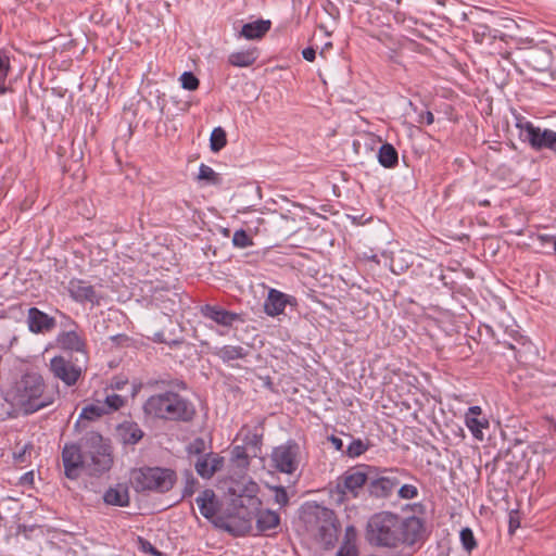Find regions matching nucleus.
I'll return each mask as SVG.
<instances>
[{
  "instance_id": "nucleus-1",
  "label": "nucleus",
  "mask_w": 556,
  "mask_h": 556,
  "mask_svg": "<svg viewBox=\"0 0 556 556\" xmlns=\"http://www.w3.org/2000/svg\"><path fill=\"white\" fill-rule=\"evenodd\" d=\"M365 538L374 547L413 546L425 540V522L416 516L402 517L391 511H380L368 519Z\"/></svg>"
},
{
  "instance_id": "nucleus-2",
  "label": "nucleus",
  "mask_w": 556,
  "mask_h": 556,
  "mask_svg": "<svg viewBox=\"0 0 556 556\" xmlns=\"http://www.w3.org/2000/svg\"><path fill=\"white\" fill-rule=\"evenodd\" d=\"M142 409L147 417L184 424L192 422L198 414L190 400L172 390L149 396Z\"/></svg>"
},
{
  "instance_id": "nucleus-3",
  "label": "nucleus",
  "mask_w": 556,
  "mask_h": 556,
  "mask_svg": "<svg viewBox=\"0 0 556 556\" xmlns=\"http://www.w3.org/2000/svg\"><path fill=\"white\" fill-rule=\"evenodd\" d=\"M58 388L49 390L43 377L35 371L24 374L14 386V401L25 415H31L55 402Z\"/></svg>"
},
{
  "instance_id": "nucleus-4",
  "label": "nucleus",
  "mask_w": 556,
  "mask_h": 556,
  "mask_svg": "<svg viewBox=\"0 0 556 556\" xmlns=\"http://www.w3.org/2000/svg\"><path fill=\"white\" fill-rule=\"evenodd\" d=\"M302 519L306 530L315 533L325 549H330L336 545L340 532V521L332 509L316 504L303 511Z\"/></svg>"
},
{
  "instance_id": "nucleus-5",
  "label": "nucleus",
  "mask_w": 556,
  "mask_h": 556,
  "mask_svg": "<svg viewBox=\"0 0 556 556\" xmlns=\"http://www.w3.org/2000/svg\"><path fill=\"white\" fill-rule=\"evenodd\" d=\"M177 481V473L170 468L143 466L131 471L130 482L136 492L166 493Z\"/></svg>"
},
{
  "instance_id": "nucleus-6",
  "label": "nucleus",
  "mask_w": 556,
  "mask_h": 556,
  "mask_svg": "<svg viewBox=\"0 0 556 556\" xmlns=\"http://www.w3.org/2000/svg\"><path fill=\"white\" fill-rule=\"evenodd\" d=\"M83 446L86 470L89 475L99 477L111 469L113 465L111 446L99 432L87 431L83 435Z\"/></svg>"
},
{
  "instance_id": "nucleus-7",
  "label": "nucleus",
  "mask_w": 556,
  "mask_h": 556,
  "mask_svg": "<svg viewBox=\"0 0 556 556\" xmlns=\"http://www.w3.org/2000/svg\"><path fill=\"white\" fill-rule=\"evenodd\" d=\"M375 471V466L357 465L344 471L338 479L334 490L331 491L338 503L346 498H357L364 486L368 491L370 472Z\"/></svg>"
},
{
  "instance_id": "nucleus-8",
  "label": "nucleus",
  "mask_w": 556,
  "mask_h": 556,
  "mask_svg": "<svg viewBox=\"0 0 556 556\" xmlns=\"http://www.w3.org/2000/svg\"><path fill=\"white\" fill-rule=\"evenodd\" d=\"M408 477L409 472L406 469L375 467V471L369 476L368 495L377 500L389 498Z\"/></svg>"
},
{
  "instance_id": "nucleus-9",
  "label": "nucleus",
  "mask_w": 556,
  "mask_h": 556,
  "mask_svg": "<svg viewBox=\"0 0 556 556\" xmlns=\"http://www.w3.org/2000/svg\"><path fill=\"white\" fill-rule=\"evenodd\" d=\"M516 127L520 130L519 138L522 142L536 152L547 150L556 155V131L549 128H541L521 115L516 116Z\"/></svg>"
},
{
  "instance_id": "nucleus-10",
  "label": "nucleus",
  "mask_w": 556,
  "mask_h": 556,
  "mask_svg": "<svg viewBox=\"0 0 556 556\" xmlns=\"http://www.w3.org/2000/svg\"><path fill=\"white\" fill-rule=\"evenodd\" d=\"M49 370L54 378L61 380L66 387H74L83 377L86 367L79 363L78 357L71 355H55L50 359Z\"/></svg>"
},
{
  "instance_id": "nucleus-11",
  "label": "nucleus",
  "mask_w": 556,
  "mask_h": 556,
  "mask_svg": "<svg viewBox=\"0 0 556 556\" xmlns=\"http://www.w3.org/2000/svg\"><path fill=\"white\" fill-rule=\"evenodd\" d=\"M301 448L295 440L275 446L270 454L271 466L281 473L292 475L300 466Z\"/></svg>"
},
{
  "instance_id": "nucleus-12",
  "label": "nucleus",
  "mask_w": 556,
  "mask_h": 556,
  "mask_svg": "<svg viewBox=\"0 0 556 556\" xmlns=\"http://www.w3.org/2000/svg\"><path fill=\"white\" fill-rule=\"evenodd\" d=\"M62 463L64 475L67 479L76 480L81 471L86 470V456L83 446V438L79 443H65L62 448Z\"/></svg>"
},
{
  "instance_id": "nucleus-13",
  "label": "nucleus",
  "mask_w": 556,
  "mask_h": 556,
  "mask_svg": "<svg viewBox=\"0 0 556 556\" xmlns=\"http://www.w3.org/2000/svg\"><path fill=\"white\" fill-rule=\"evenodd\" d=\"M496 466H504L505 469L515 476L523 472L528 467L527 447L522 442H516L504 452H500L494 458Z\"/></svg>"
},
{
  "instance_id": "nucleus-14",
  "label": "nucleus",
  "mask_w": 556,
  "mask_h": 556,
  "mask_svg": "<svg viewBox=\"0 0 556 556\" xmlns=\"http://www.w3.org/2000/svg\"><path fill=\"white\" fill-rule=\"evenodd\" d=\"M66 289L70 296L77 303L89 302L97 306L101 304L102 296H99L94 288L83 279L72 278Z\"/></svg>"
},
{
  "instance_id": "nucleus-15",
  "label": "nucleus",
  "mask_w": 556,
  "mask_h": 556,
  "mask_svg": "<svg viewBox=\"0 0 556 556\" xmlns=\"http://www.w3.org/2000/svg\"><path fill=\"white\" fill-rule=\"evenodd\" d=\"M523 62L533 71L546 72L553 65V53L546 47H533L525 51Z\"/></svg>"
},
{
  "instance_id": "nucleus-16",
  "label": "nucleus",
  "mask_w": 556,
  "mask_h": 556,
  "mask_svg": "<svg viewBox=\"0 0 556 556\" xmlns=\"http://www.w3.org/2000/svg\"><path fill=\"white\" fill-rule=\"evenodd\" d=\"M26 323L28 330L35 334L51 332L56 327L54 317L35 306L28 309Z\"/></svg>"
},
{
  "instance_id": "nucleus-17",
  "label": "nucleus",
  "mask_w": 556,
  "mask_h": 556,
  "mask_svg": "<svg viewBox=\"0 0 556 556\" xmlns=\"http://www.w3.org/2000/svg\"><path fill=\"white\" fill-rule=\"evenodd\" d=\"M200 312L203 317L223 327H231L236 321H244L241 314L227 311L219 305L205 304L201 306Z\"/></svg>"
},
{
  "instance_id": "nucleus-18",
  "label": "nucleus",
  "mask_w": 556,
  "mask_h": 556,
  "mask_svg": "<svg viewBox=\"0 0 556 556\" xmlns=\"http://www.w3.org/2000/svg\"><path fill=\"white\" fill-rule=\"evenodd\" d=\"M288 304L295 306L298 304L296 299L277 289H269L264 302V312L268 316L275 317L282 314Z\"/></svg>"
},
{
  "instance_id": "nucleus-19",
  "label": "nucleus",
  "mask_w": 556,
  "mask_h": 556,
  "mask_svg": "<svg viewBox=\"0 0 556 556\" xmlns=\"http://www.w3.org/2000/svg\"><path fill=\"white\" fill-rule=\"evenodd\" d=\"M56 344L64 351L79 353L84 363L88 358L86 339L74 329L60 332L56 337Z\"/></svg>"
},
{
  "instance_id": "nucleus-20",
  "label": "nucleus",
  "mask_w": 556,
  "mask_h": 556,
  "mask_svg": "<svg viewBox=\"0 0 556 556\" xmlns=\"http://www.w3.org/2000/svg\"><path fill=\"white\" fill-rule=\"evenodd\" d=\"M224 464L225 458L212 451L197 458L193 463L197 473L203 479H211L217 471L223 469Z\"/></svg>"
},
{
  "instance_id": "nucleus-21",
  "label": "nucleus",
  "mask_w": 556,
  "mask_h": 556,
  "mask_svg": "<svg viewBox=\"0 0 556 556\" xmlns=\"http://www.w3.org/2000/svg\"><path fill=\"white\" fill-rule=\"evenodd\" d=\"M201 515L211 520L215 517L220 508L219 500L212 489L203 490L195 498Z\"/></svg>"
},
{
  "instance_id": "nucleus-22",
  "label": "nucleus",
  "mask_w": 556,
  "mask_h": 556,
  "mask_svg": "<svg viewBox=\"0 0 556 556\" xmlns=\"http://www.w3.org/2000/svg\"><path fill=\"white\" fill-rule=\"evenodd\" d=\"M144 435V432L135 421H124L116 429V437L124 445H135Z\"/></svg>"
},
{
  "instance_id": "nucleus-23",
  "label": "nucleus",
  "mask_w": 556,
  "mask_h": 556,
  "mask_svg": "<svg viewBox=\"0 0 556 556\" xmlns=\"http://www.w3.org/2000/svg\"><path fill=\"white\" fill-rule=\"evenodd\" d=\"M103 502L111 506H129L130 497L128 486L123 483H117L114 486H110L103 494Z\"/></svg>"
},
{
  "instance_id": "nucleus-24",
  "label": "nucleus",
  "mask_w": 556,
  "mask_h": 556,
  "mask_svg": "<svg viewBox=\"0 0 556 556\" xmlns=\"http://www.w3.org/2000/svg\"><path fill=\"white\" fill-rule=\"evenodd\" d=\"M271 22L269 20H257L247 23L242 26L239 36L248 40L262 39L270 29Z\"/></svg>"
},
{
  "instance_id": "nucleus-25",
  "label": "nucleus",
  "mask_w": 556,
  "mask_h": 556,
  "mask_svg": "<svg viewBox=\"0 0 556 556\" xmlns=\"http://www.w3.org/2000/svg\"><path fill=\"white\" fill-rule=\"evenodd\" d=\"M212 354L223 363L229 364L236 359H244L249 355V350L241 345H224L215 348Z\"/></svg>"
},
{
  "instance_id": "nucleus-26",
  "label": "nucleus",
  "mask_w": 556,
  "mask_h": 556,
  "mask_svg": "<svg viewBox=\"0 0 556 556\" xmlns=\"http://www.w3.org/2000/svg\"><path fill=\"white\" fill-rule=\"evenodd\" d=\"M280 523V516L278 513L270 509H258L256 514V529L265 533L269 530L277 528Z\"/></svg>"
},
{
  "instance_id": "nucleus-27",
  "label": "nucleus",
  "mask_w": 556,
  "mask_h": 556,
  "mask_svg": "<svg viewBox=\"0 0 556 556\" xmlns=\"http://www.w3.org/2000/svg\"><path fill=\"white\" fill-rule=\"evenodd\" d=\"M258 58L257 48H251L244 51L232 52L228 56V63L237 67H248L255 63Z\"/></svg>"
},
{
  "instance_id": "nucleus-28",
  "label": "nucleus",
  "mask_w": 556,
  "mask_h": 556,
  "mask_svg": "<svg viewBox=\"0 0 556 556\" xmlns=\"http://www.w3.org/2000/svg\"><path fill=\"white\" fill-rule=\"evenodd\" d=\"M378 162L384 168H395L399 165V153L393 144L384 142L378 150Z\"/></svg>"
},
{
  "instance_id": "nucleus-29",
  "label": "nucleus",
  "mask_w": 556,
  "mask_h": 556,
  "mask_svg": "<svg viewBox=\"0 0 556 556\" xmlns=\"http://www.w3.org/2000/svg\"><path fill=\"white\" fill-rule=\"evenodd\" d=\"M472 36L477 43H483L485 40L492 41L497 38H503V34L500 30L492 28L486 24L476 25V27L472 30Z\"/></svg>"
},
{
  "instance_id": "nucleus-30",
  "label": "nucleus",
  "mask_w": 556,
  "mask_h": 556,
  "mask_svg": "<svg viewBox=\"0 0 556 556\" xmlns=\"http://www.w3.org/2000/svg\"><path fill=\"white\" fill-rule=\"evenodd\" d=\"M198 180L205 181L206 185L220 186L223 178L212 167L202 163L199 167Z\"/></svg>"
},
{
  "instance_id": "nucleus-31",
  "label": "nucleus",
  "mask_w": 556,
  "mask_h": 556,
  "mask_svg": "<svg viewBox=\"0 0 556 556\" xmlns=\"http://www.w3.org/2000/svg\"><path fill=\"white\" fill-rule=\"evenodd\" d=\"M263 435L249 431L243 438V446L248 447L252 457H257L262 451Z\"/></svg>"
},
{
  "instance_id": "nucleus-32",
  "label": "nucleus",
  "mask_w": 556,
  "mask_h": 556,
  "mask_svg": "<svg viewBox=\"0 0 556 556\" xmlns=\"http://www.w3.org/2000/svg\"><path fill=\"white\" fill-rule=\"evenodd\" d=\"M466 426L471 431L472 435L478 439H483L482 429L489 426V422L484 418L466 415Z\"/></svg>"
},
{
  "instance_id": "nucleus-33",
  "label": "nucleus",
  "mask_w": 556,
  "mask_h": 556,
  "mask_svg": "<svg viewBox=\"0 0 556 556\" xmlns=\"http://www.w3.org/2000/svg\"><path fill=\"white\" fill-rule=\"evenodd\" d=\"M370 446L371 443L369 440L352 439L348 445L345 454L351 458L358 457L367 452Z\"/></svg>"
},
{
  "instance_id": "nucleus-34",
  "label": "nucleus",
  "mask_w": 556,
  "mask_h": 556,
  "mask_svg": "<svg viewBox=\"0 0 556 556\" xmlns=\"http://www.w3.org/2000/svg\"><path fill=\"white\" fill-rule=\"evenodd\" d=\"M104 415H106V410L102 402L98 401L97 404L86 405L80 413L79 419L96 420Z\"/></svg>"
},
{
  "instance_id": "nucleus-35",
  "label": "nucleus",
  "mask_w": 556,
  "mask_h": 556,
  "mask_svg": "<svg viewBox=\"0 0 556 556\" xmlns=\"http://www.w3.org/2000/svg\"><path fill=\"white\" fill-rule=\"evenodd\" d=\"M227 144V134L223 127H215L211 132L210 148L213 152L220 151Z\"/></svg>"
},
{
  "instance_id": "nucleus-36",
  "label": "nucleus",
  "mask_w": 556,
  "mask_h": 556,
  "mask_svg": "<svg viewBox=\"0 0 556 556\" xmlns=\"http://www.w3.org/2000/svg\"><path fill=\"white\" fill-rule=\"evenodd\" d=\"M186 452L189 458L192 457H202L208 452L206 451V442L203 438L198 437L194 438L187 446Z\"/></svg>"
},
{
  "instance_id": "nucleus-37",
  "label": "nucleus",
  "mask_w": 556,
  "mask_h": 556,
  "mask_svg": "<svg viewBox=\"0 0 556 556\" xmlns=\"http://www.w3.org/2000/svg\"><path fill=\"white\" fill-rule=\"evenodd\" d=\"M231 457L232 460L238 463V466L247 468L250 465V457L251 454L248 451L247 446L243 445H236L231 450Z\"/></svg>"
},
{
  "instance_id": "nucleus-38",
  "label": "nucleus",
  "mask_w": 556,
  "mask_h": 556,
  "mask_svg": "<svg viewBox=\"0 0 556 556\" xmlns=\"http://www.w3.org/2000/svg\"><path fill=\"white\" fill-rule=\"evenodd\" d=\"M126 403L125 397L118 394H108L104 399V402L102 405L104 406V409L106 410V415L111 414L115 410H118L121 407H123Z\"/></svg>"
},
{
  "instance_id": "nucleus-39",
  "label": "nucleus",
  "mask_w": 556,
  "mask_h": 556,
  "mask_svg": "<svg viewBox=\"0 0 556 556\" xmlns=\"http://www.w3.org/2000/svg\"><path fill=\"white\" fill-rule=\"evenodd\" d=\"M406 254L404 251H401L399 255L391 258L390 269L393 274L401 275L409 268L410 263L405 260Z\"/></svg>"
},
{
  "instance_id": "nucleus-40",
  "label": "nucleus",
  "mask_w": 556,
  "mask_h": 556,
  "mask_svg": "<svg viewBox=\"0 0 556 556\" xmlns=\"http://www.w3.org/2000/svg\"><path fill=\"white\" fill-rule=\"evenodd\" d=\"M11 71V62L10 58L7 55V53L2 50H0V83L1 85L4 84L5 79L9 76V73ZM7 88L4 86H0V94L5 93Z\"/></svg>"
},
{
  "instance_id": "nucleus-41",
  "label": "nucleus",
  "mask_w": 556,
  "mask_h": 556,
  "mask_svg": "<svg viewBox=\"0 0 556 556\" xmlns=\"http://www.w3.org/2000/svg\"><path fill=\"white\" fill-rule=\"evenodd\" d=\"M459 539L463 545V548L471 553L477 547V540L472 530L468 527L463 528L459 533Z\"/></svg>"
},
{
  "instance_id": "nucleus-42",
  "label": "nucleus",
  "mask_w": 556,
  "mask_h": 556,
  "mask_svg": "<svg viewBox=\"0 0 556 556\" xmlns=\"http://www.w3.org/2000/svg\"><path fill=\"white\" fill-rule=\"evenodd\" d=\"M232 244L236 248L245 249L253 245V239L244 229H238L233 233Z\"/></svg>"
},
{
  "instance_id": "nucleus-43",
  "label": "nucleus",
  "mask_w": 556,
  "mask_h": 556,
  "mask_svg": "<svg viewBox=\"0 0 556 556\" xmlns=\"http://www.w3.org/2000/svg\"><path fill=\"white\" fill-rule=\"evenodd\" d=\"M199 485V481L194 478L191 471L187 470L185 472V486L182 490V498L191 497Z\"/></svg>"
},
{
  "instance_id": "nucleus-44",
  "label": "nucleus",
  "mask_w": 556,
  "mask_h": 556,
  "mask_svg": "<svg viewBox=\"0 0 556 556\" xmlns=\"http://www.w3.org/2000/svg\"><path fill=\"white\" fill-rule=\"evenodd\" d=\"M181 87L189 91H194L200 86L199 78L192 72H184L179 78Z\"/></svg>"
},
{
  "instance_id": "nucleus-45",
  "label": "nucleus",
  "mask_w": 556,
  "mask_h": 556,
  "mask_svg": "<svg viewBox=\"0 0 556 556\" xmlns=\"http://www.w3.org/2000/svg\"><path fill=\"white\" fill-rule=\"evenodd\" d=\"M397 495L403 500H413L418 496V489L414 484H400Z\"/></svg>"
},
{
  "instance_id": "nucleus-46",
  "label": "nucleus",
  "mask_w": 556,
  "mask_h": 556,
  "mask_svg": "<svg viewBox=\"0 0 556 556\" xmlns=\"http://www.w3.org/2000/svg\"><path fill=\"white\" fill-rule=\"evenodd\" d=\"M270 489L275 493L274 500L277 504H279L280 506H286L289 503V496H288V493H287V490L285 489V486L275 485V486H271Z\"/></svg>"
},
{
  "instance_id": "nucleus-47",
  "label": "nucleus",
  "mask_w": 556,
  "mask_h": 556,
  "mask_svg": "<svg viewBox=\"0 0 556 556\" xmlns=\"http://www.w3.org/2000/svg\"><path fill=\"white\" fill-rule=\"evenodd\" d=\"M336 556H358V549L355 543L344 541Z\"/></svg>"
},
{
  "instance_id": "nucleus-48",
  "label": "nucleus",
  "mask_w": 556,
  "mask_h": 556,
  "mask_svg": "<svg viewBox=\"0 0 556 556\" xmlns=\"http://www.w3.org/2000/svg\"><path fill=\"white\" fill-rule=\"evenodd\" d=\"M139 544H140V548L142 552L149 553L153 556H162V553L154 545H152L148 540L139 538Z\"/></svg>"
},
{
  "instance_id": "nucleus-49",
  "label": "nucleus",
  "mask_w": 556,
  "mask_h": 556,
  "mask_svg": "<svg viewBox=\"0 0 556 556\" xmlns=\"http://www.w3.org/2000/svg\"><path fill=\"white\" fill-rule=\"evenodd\" d=\"M520 527V517L518 510L509 513L508 531L513 534Z\"/></svg>"
},
{
  "instance_id": "nucleus-50",
  "label": "nucleus",
  "mask_w": 556,
  "mask_h": 556,
  "mask_svg": "<svg viewBox=\"0 0 556 556\" xmlns=\"http://www.w3.org/2000/svg\"><path fill=\"white\" fill-rule=\"evenodd\" d=\"M128 383V379L125 376H114L111 380L110 388L112 390H123Z\"/></svg>"
},
{
  "instance_id": "nucleus-51",
  "label": "nucleus",
  "mask_w": 556,
  "mask_h": 556,
  "mask_svg": "<svg viewBox=\"0 0 556 556\" xmlns=\"http://www.w3.org/2000/svg\"><path fill=\"white\" fill-rule=\"evenodd\" d=\"M434 122V115L431 111H425L419 114L418 123L431 125Z\"/></svg>"
},
{
  "instance_id": "nucleus-52",
  "label": "nucleus",
  "mask_w": 556,
  "mask_h": 556,
  "mask_svg": "<svg viewBox=\"0 0 556 556\" xmlns=\"http://www.w3.org/2000/svg\"><path fill=\"white\" fill-rule=\"evenodd\" d=\"M538 240L542 244L552 243L553 244V249H554V253L556 254V236H554V235H539L538 236Z\"/></svg>"
},
{
  "instance_id": "nucleus-53",
  "label": "nucleus",
  "mask_w": 556,
  "mask_h": 556,
  "mask_svg": "<svg viewBox=\"0 0 556 556\" xmlns=\"http://www.w3.org/2000/svg\"><path fill=\"white\" fill-rule=\"evenodd\" d=\"M160 382L163 383V384H166L168 387H176L179 390H187V388H188L187 383L184 380H180V379H175V380H172V381H164V380H162Z\"/></svg>"
},
{
  "instance_id": "nucleus-54",
  "label": "nucleus",
  "mask_w": 556,
  "mask_h": 556,
  "mask_svg": "<svg viewBox=\"0 0 556 556\" xmlns=\"http://www.w3.org/2000/svg\"><path fill=\"white\" fill-rule=\"evenodd\" d=\"M34 483V471L25 472L18 481L20 485H30Z\"/></svg>"
},
{
  "instance_id": "nucleus-55",
  "label": "nucleus",
  "mask_w": 556,
  "mask_h": 556,
  "mask_svg": "<svg viewBox=\"0 0 556 556\" xmlns=\"http://www.w3.org/2000/svg\"><path fill=\"white\" fill-rule=\"evenodd\" d=\"M302 56L306 61L313 62L316 59V50L313 47H307V48L303 49Z\"/></svg>"
},
{
  "instance_id": "nucleus-56",
  "label": "nucleus",
  "mask_w": 556,
  "mask_h": 556,
  "mask_svg": "<svg viewBox=\"0 0 556 556\" xmlns=\"http://www.w3.org/2000/svg\"><path fill=\"white\" fill-rule=\"evenodd\" d=\"M329 441L337 451H343V441L339 437L332 434L329 437Z\"/></svg>"
},
{
  "instance_id": "nucleus-57",
  "label": "nucleus",
  "mask_w": 556,
  "mask_h": 556,
  "mask_svg": "<svg viewBox=\"0 0 556 556\" xmlns=\"http://www.w3.org/2000/svg\"><path fill=\"white\" fill-rule=\"evenodd\" d=\"M29 447H30L29 445H25L18 453H14V460L17 463H24L26 451Z\"/></svg>"
},
{
  "instance_id": "nucleus-58",
  "label": "nucleus",
  "mask_w": 556,
  "mask_h": 556,
  "mask_svg": "<svg viewBox=\"0 0 556 556\" xmlns=\"http://www.w3.org/2000/svg\"><path fill=\"white\" fill-rule=\"evenodd\" d=\"M503 344H504L506 348H508V349H510V350L515 351V358H516L517 361H519V354H520V352H521V349L517 348V345H516V344H514V343H511V342H507V341H504V342H503Z\"/></svg>"
},
{
  "instance_id": "nucleus-59",
  "label": "nucleus",
  "mask_w": 556,
  "mask_h": 556,
  "mask_svg": "<svg viewBox=\"0 0 556 556\" xmlns=\"http://www.w3.org/2000/svg\"><path fill=\"white\" fill-rule=\"evenodd\" d=\"M157 105H159L161 115H163L164 110H165V94L164 93L162 96L157 97Z\"/></svg>"
},
{
  "instance_id": "nucleus-60",
  "label": "nucleus",
  "mask_w": 556,
  "mask_h": 556,
  "mask_svg": "<svg viewBox=\"0 0 556 556\" xmlns=\"http://www.w3.org/2000/svg\"><path fill=\"white\" fill-rule=\"evenodd\" d=\"M481 408L479 406H470L466 415L479 417Z\"/></svg>"
},
{
  "instance_id": "nucleus-61",
  "label": "nucleus",
  "mask_w": 556,
  "mask_h": 556,
  "mask_svg": "<svg viewBox=\"0 0 556 556\" xmlns=\"http://www.w3.org/2000/svg\"><path fill=\"white\" fill-rule=\"evenodd\" d=\"M351 538H355V530L353 527H348L345 531V540L351 542Z\"/></svg>"
},
{
  "instance_id": "nucleus-62",
  "label": "nucleus",
  "mask_w": 556,
  "mask_h": 556,
  "mask_svg": "<svg viewBox=\"0 0 556 556\" xmlns=\"http://www.w3.org/2000/svg\"><path fill=\"white\" fill-rule=\"evenodd\" d=\"M154 341L159 342V343H164L165 342V340L163 339V334L162 333H156L155 338H154Z\"/></svg>"
},
{
  "instance_id": "nucleus-63",
  "label": "nucleus",
  "mask_w": 556,
  "mask_h": 556,
  "mask_svg": "<svg viewBox=\"0 0 556 556\" xmlns=\"http://www.w3.org/2000/svg\"><path fill=\"white\" fill-rule=\"evenodd\" d=\"M517 343L520 344L522 348L527 345V341L522 336L519 337V339H516Z\"/></svg>"
},
{
  "instance_id": "nucleus-64",
  "label": "nucleus",
  "mask_w": 556,
  "mask_h": 556,
  "mask_svg": "<svg viewBox=\"0 0 556 556\" xmlns=\"http://www.w3.org/2000/svg\"><path fill=\"white\" fill-rule=\"evenodd\" d=\"M250 501L252 502V504H257V505H261V501L257 498V497H251Z\"/></svg>"
}]
</instances>
